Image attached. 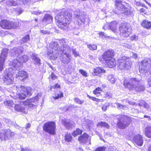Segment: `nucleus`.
<instances>
[{
    "label": "nucleus",
    "mask_w": 151,
    "mask_h": 151,
    "mask_svg": "<svg viewBox=\"0 0 151 151\" xmlns=\"http://www.w3.org/2000/svg\"><path fill=\"white\" fill-rule=\"evenodd\" d=\"M49 49L47 52L48 55L50 59L56 60L59 56V52L61 54H68L70 52V47L65 43L63 44L60 47L58 42H54L50 44Z\"/></svg>",
    "instance_id": "1"
},
{
    "label": "nucleus",
    "mask_w": 151,
    "mask_h": 151,
    "mask_svg": "<svg viewBox=\"0 0 151 151\" xmlns=\"http://www.w3.org/2000/svg\"><path fill=\"white\" fill-rule=\"evenodd\" d=\"M72 17L71 14L65 10H63L55 16V19L59 28L66 30L68 29Z\"/></svg>",
    "instance_id": "2"
},
{
    "label": "nucleus",
    "mask_w": 151,
    "mask_h": 151,
    "mask_svg": "<svg viewBox=\"0 0 151 151\" xmlns=\"http://www.w3.org/2000/svg\"><path fill=\"white\" fill-rule=\"evenodd\" d=\"M123 85L130 90L138 92L144 91L145 88L144 84L140 83V79L136 78L125 79Z\"/></svg>",
    "instance_id": "3"
},
{
    "label": "nucleus",
    "mask_w": 151,
    "mask_h": 151,
    "mask_svg": "<svg viewBox=\"0 0 151 151\" xmlns=\"http://www.w3.org/2000/svg\"><path fill=\"white\" fill-rule=\"evenodd\" d=\"M16 90L19 91L21 93H15V97L20 99H24L26 96H31L32 93V88L29 87L19 85L16 86Z\"/></svg>",
    "instance_id": "4"
},
{
    "label": "nucleus",
    "mask_w": 151,
    "mask_h": 151,
    "mask_svg": "<svg viewBox=\"0 0 151 151\" xmlns=\"http://www.w3.org/2000/svg\"><path fill=\"white\" fill-rule=\"evenodd\" d=\"M128 4L125 1L122 2V0H115L114 5L118 9L121 10V13L125 15H128L132 13L130 9L126 7Z\"/></svg>",
    "instance_id": "5"
},
{
    "label": "nucleus",
    "mask_w": 151,
    "mask_h": 151,
    "mask_svg": "<svg viewBox=\"0 0 151 151\" xmlns=\"http://www.w3.org/2000/svg\"><path fill=\"white\" fill-rule=\"evenodd\" d=\"M29 58L28 56L24 55L19 57L18 59L14 60L10 63L12 69L15 70L19 67H22V64L26 63Z\"/></svg>",
    "instance_id": "6"
},
{
    "label": "nucleus",
    "mask_w": 151,
    "mask_h": 151,
    "mask_svg": "<svg viewBox=\"0 0 151 151\" xmlns=\"http://www.w3.org/2000/svg\"><path fill=\"white\" fill-rule=\"evenodd\" d=\"M116 119L119 121L118 126L121 129H124L127 127L131 122L130 118L124 115H119L116 116Z\"/></svg>",
    "instance_id": "7"
},
{
    "label": "nucleus",
    "mask_w": 151,
    "mask_h": 151,
    "mask_svg": "<svg viewBox=\"0 0 151 151\" xmlns=\"http://www.w3.org/2000/svg\"><path fill=\"white\" fill-rule=\"evenodd\" d=\"M151 66V59L147 58L143 60L141 63V65L139 66V71L143 73L148 72Z\"/></svg>",
    "instance_id": "8"
},
{
    "label": "nucleus",
    "mask_w": 151,
    "mask_h": 151,
    "mask_svg": "<svg viewBox=\"0 0 151 151\" xmlns=\"http://www.w3.org/2000/svg\"><path fill=\"white\" fill-rule=\"evenodd\" d=\"M18 22H12L5 19L0 22V26L3 29H10L15 28L18 27Z\"/></svg>",
    "instance_id": "9"
},
{
    "label": "nucleus",
    "mask_w": 151,
    "mask_h": 151,
    "mask_svg": "<svg viewBox=\"0 0 151 151\" xmlns=\"http://www.w3.org/2000/svg\"><path fill=\"white\" fill-rule=\"evenodd\" d=\"M55 123L52 122L45 123L43 126V129L45 132L52 135L55 134Z\"/></svg>",
    "instance_id": "10"
},
{
    "label": "nucleus",
    "mask_w": 151,
    "mask_h": 151,
    "mask_svg": "<svg viewBox=\"0 0 151 151\" xmlns=\"http://www.w3.org/2000/svg\"><path fill=\"white\" fill-rule=\"evenodd\" d=\"M14 135V133L9 129L0 130V139L1 140L8 139Z\"/></svg>",
    "instance_id": "11"
},
{
    "label": "nucleus",
    "mask_w": 151,
    "mask_h": 151,
    "mask_svg": "<svg viewBox=\"0 0 151 151\" xmlns=\"http://www.w3.org/2000/svg\"><path fill=\"white\" fill-rule=\"evenodd\" d=\"M74 15L77 19L79 25L81 24V23H85L86 19V15L84 13L80 12L79 9H77L74 12Z\"/></svg>",
    "instance_id": "12"
},
{
    "label": "nucleus",
    "mask_w": 151,
    "mask_h": 151,
    "mask_svg": "<svg viewBox=\"0 0 151 151\" xmlns=\"http://www.w3.org/2000/svg\"><path fill=\"white\" fill-rule=\"evenodd\" d=\"M8 49L5 48L3 49L0 55V71L3 69L5 59L8 55Z\"/></svg>",
    "instance_id": "13"
},
{
    "label": "nucleus",
    "mask_w": 151,
    "mask_h": 151,
    "mask_svg": "<svg viewBox=\"0 0 151 151\" xmlns=\"http://www.w3.org/2000/svg\"><path fill=\"white\" fill-rule=\"evenodd\" d=\"M129 29V27L127 24H124L119 27L120 35L125 37H128L130 33Z\"/></svg>",
    "instance_id": "14"
},
{
    "label": "nucleus",
    "mask_w": 151,
    "mask_h": 151,
    "mask_svg": "<svg viewBox=\"0 0 151 151\" xmlns=\"http://www.w3.org/2000/svg\"><path fill=\"white\" fill-rule=\"evenodd\" d=\"M4 81L5 84L9 85L12 84L14 80L12 74L10 72H5L4 74Z\"/></svg>",
    "instance_id": "15"
},
{
    "label": "nucleus",
    "mask_w": 151,
    "mask_h": 151,
    "mask_svg": "<svg viewBox=\"0 0 151 151\" xmlns=\"http://www.w3.org/2000/svg\"><path fill=\"white\" fill-rule=\"evenodd\" d=\"M60 60L62 63L65 65H68L72 60V56L69 54H61L60 56Z\"/></svg>",
    "instance_id": "16"
},
{
    "label": "nucleus",
    "mask_w": 151,
    "mask_h": 151,
    "mask_svg": "<svg viewBox=\"0 0 151 151\" xmlns=\"http://www.w3.org/2000/svg\"><path fill=\"white\" fill-rule=\"evenodd\" d=\"M23 51V48L22 47H14L11 50V52L13 56L18 57H19Z\"/></svg>",
    "instance_id": "17"
},
{
    "label": "nucleus",
    "mask_w": 151,
    "mask_h": 151,
    "mask_svg": "<svg viewBox=\"0 0 151 151\" xmlns=\"http://www.w3.org/2000/svg\"><path fill=\"white\" fill-rule=\"evenodd\" d=\"M114 52L112 50H108L104 52L102 55L103 59L105 61L112 58L114 56Z\"/></svg>",
    "instance_id": "18"
},
{
    "label": "nucleus",
    "mask_w": 151,
    "mask_h": 151,
    "mask_svg": "<svg viewBox=\"0 0 151 151\" xmlns=\"http://www.w3.org/2000/svg\"><path fill=\"white\" fill-rule=\"evenodd\" d=\"M24 103L23 101H21L15 105L14 108L15 110L17 111L26 113L27 112L24 109Z\"/></svg>",
    "instance_id": "19"
},
{
    "label": "nucleus",
    "mask_w": 151,
    "mask_h": 151,
    "mask_svg": "<svg viewBox=\"0 0 151 151\" xmlns=\"http://www.w3.org/2000/svg\"><path fill=\"white\" fill-rule=\"evenodd\" d=\"M63 123L65 127L68 129L74 127L76 124L75 122H73L66 120H63Z\"/></svg>",
    "instance_id": "20"
},
{
    "label": "nucleus",
    "mask_w": 151,
    "mask_h": 151,
    "mask_svg": "<svg viewBox=\"0 0 151 151\" xmlns=\"http://www.w3.org/2000/svg\"><path fill=\"white\" fill-rule=\"evenodd\" d=\"M134 140L137 145L139 146L142 145L143 140L141 135L138 134L135 136L134 137Z\"/></svg>",
    "instance_id": "21"
},
{
    "label": "nucleus",
    "mask_w": 151,
    "mask_h": 151,
    "mask_svg": "<svg viewBox=\"0 0 151 151\" xmlns=\"http://www.w3.org/2000/svg\"><path fill=\"white\" fill-rule=\"evenodd\" d=\"M17 77L21 81H23L27 77V73L23 70L19 71Z\"/></svg>",
    "instance_id": "22"
},
{
    "label": "nucleus",
    "mask_w": 151,
    "mask_h": 151,
    "mask_svg": "<svg viewBox=\"0 0 151 151\" xmlns=\"http://www.w3.org/2000/svg\"><path fill=\"white\" fill-rule=\"evenodd\" d=\"M31 58L34 60L35 65L39 66L41 64L40 59L37 54L35 53H32L31 55Z\"/></svg>",
    "instance_id": "23"
},
{
    "label": "nucleus",
    "mask_w": 151,
    "mask_h": 151,
    "mask_svg": "<svg viewBox=\"0 0 151 151\" xmlns=\"http://www.w3.org/2000/svg\"><path fill=\"white\" fill-rule=\"evenodd\" d=\"M105 73H106V71L104 69L102 68L98 67L94 68L92 74L93 76H96L98 74Z\"/></svg>",
    "instance_id": "24"
},
{
    "label": "nucleus",
    "mask_w": 151,
    "mask_h": 151,
    "mask_svg": "<svg viewBox=\"0 0 151 151\" xmlns=\"http://www.w3.org/2000/svg\"><path fill=\"white\" fill-rule=\"evenodd\" d=\"M88 135L85 133L78 138V140L81 142L85 143L88 140Z\"/></svg>",
    "instance_id": "25"
},
{
    "label": "nucleus",
    "mask_w": 151,
    "mask_h": 151,
    "mask_svg": "<svg viewBox=\"0 0 151 151\" xmlns=\"http://www.w3.org/2000/svg\"><path fill=\"white\" fill-rule=\"evenodd\" d=\"M105 61L107 65L110 68H112L115 65V60L113 58Z\"/></svg>",
    "instance_id": "26"
},
{
    "label": "nucleus",
    "mask_w": 151,
    "mask_h": 151,
    "mask_svg": "<svg viewBox=\"0 0 151 151\" xmlns=\"http://www.w3.org/2000/svg\"><path fill=\"white\" fill-rule=\"evenodd\" d=\"M52 17L50 15L48 14H45L43 19L42 21L43 22H46L47 23L51 22L52 21Z\"/></svg>",
    "instance_id": "27"
},
{
    "label": "nucleus",
    "mask_w": 151,
    "mask_h": 151,
    "mask_svg": "<svg viewBox=\"0 0 151 151\" xmlns=\"http://www.w3.org/2000/svg\"><path fill=\"white\" fill-rule=\"evenodd\" d=\"M141 24L142 27L147 29L151 28V22L147 20H143Z\"/></svg>",
    "instance_id": "28"
},
{
    "label": "nucleus",
    "mask_w": 151,
    "mask_h": 151,
    "mask_svg": "<svg viewBox=\"0 0 151 151\" xmlns=\"http://www.w3.org/2000/svg\"><path fill=\"white\" fill-rule=\"evenodd\" d=\"M115 104L119 109L124 110L128 109V107L127 105H123L118 102L116 103Z\"/></svg>",
    "instance_id": "29"
},
{
    "label": "nucleus",
    "mask_w": 151,
    "mask_h": 151,
    "mask_svg": "<svg viewBox=\"0 0 151 151\" xmlns=\"http://www.w3.org/2000/svg\"><path fill=\"white\" fill-rule=\"evenodd\" d=\"M117 24V22L115 21L112 22L109 28L112 31L115 32L117 30L116 25Z\"/></svg>",
    "instance_id": "30"
},
{
    "label": "nucleus",
    "mask_w": 151,
    "mask_h": 151,
    "mask_svg": "<svg viewBox=\"0 0 151 151\" xmlns=\"http://www.w3.org/2000/svg\"><path fill=\"white\" fill-rule=\"evenodd\" d=\"M145 134L147 137L151 138V126L146 127Z\"/></svg>",
    "instance_id": "31"
},
{
    "label": "nucleus",
    "mask_w": 151,
    "mask_h": 151,
    "mask_svg": "<svg viewBox=\"0 0 151 151\" xmlns=\"http://www.w3.org/2000/svg\"><path fill=\"white\" fill-rule=\"evenodd\" d=\"M132 63V61L130 60V59H127L125 63V69H128L130 68Z\"/></svg>",
    "instance_id": "32"
},
{
    "label": "nucleus",
    "mask_w": 151,
    "mask_h": 151,
    "mask_svg": "<svg viewBox=\"0 0 151 151\" xmlns=\"http://www.w3.org/2000/svg\"><path fill=\"white\" fill-rule=\"evenodd\" d=\"M97 126H100L101 127H104L106 128L107 129H109V128L110 126L106 123L103 122H99L98 123Z\"/></svg>",
    "instance_id": "33"
},
{
    "label": "nucleus",
    "mask_w": 151,
    "mask_h": 151,
    "mask_svg": "<svg viewBox=\"0 0 151 151\" xmlns=\"http://www.w3.org/2000/svg\"><path fill=\"white\" fill-rule=\"evenodd\" d=\"M82 132V130L79 129L77 128L76 130L73 131L72 133V135L75 137L78 135L81 134Z\"/></svg>",
    "instance_id": "34"
},
{
    "label": "nucleus",
    "mask_w": 151,
    "mask_h": 151,
    "mask_svg": "<svg viewBox=\"0 0 151 151\" xmlns=\"http://www.w3.org/2000/svg\"><path fill=\"white\" fill-rule=\"evenodd\" d=\"M139 106L144 107L147 109L149 108V105L144 101L142 100L139 101Z\"/></svg>",
    "instance_id": "35"
},
{
    "label": "nucleus",
    "mask_w": 151,
    "mask_h": 151,
    "mask_svg": "<svg viewBox=\"0 0 151 151\" xmlns=\"http://www.w3.org/2000/svg\"><path fill=\"white\" fill-rule=\"evenodd\" d=\"M65 141L68 142H72V137L70 134L67 133L65 136Z\"/></svg>",
    "instance_id": "36"
},
{
    "label": "nucleus",
    "mask_w": 151,
    "mask_h": 151,
    "mask_svg": "<svg viewBox=\"0 0 151 151\" xmlns=\"http://www.w3.org/2000/svg\"><path fill=\"white\" fill-rule=\"evenodd\" d=\"M108 79L110 82L112 83H114L116 81V79L113 75H109L107 77Z\"/></svg>",
    "instance_id": "37"
},
{
    "label": "nucleus",
    "mask_w": 151,
    "mask_h": 151,
    "mask_svg": "<svg viewBox=\"0 0 151 151\" xmlns=\"http://www.w3.org/2000/svg\"><path fill=\"white\" fill-rule=\"evenodd\" d=\"M4 103L5 105L8 106L9 108L12 107L13 105L14 104L13 101L10 100L4 102Z\"/></svg>",
    "instance_id": "38"
},
{
    "label": "nucleus",
    "mask_w": 151,
    "mask_h": 151,
    "mask_svg": "<svg viewBox=\"0 0 151 151\" xmlns=\"http://www.w3.org/2000/svg\"><path fill=\"white\" fill-rule=\"evenodd\" d=\"M29 35H26L21 40V43H24L25 42H27L29 40Z\"/></svg>",
    "instance_id": "39"
},
{
    "label": "nucleus",
    "mask_w": 151,
    "mask_h": 151,
    "mask_svg": "<svg viewBox=\"0 0 151 151\" xmlns=\"http://www.w3.org/2000/svg\"><path fill=\"white\" fill-rule=\"evenodd\" d=\"M75 102L76 103L79 104H82L85 102V101L81 100L78 97L74 98V99Z\"/></svg>",
    "instance_id": "40"
},
{
    "label": "nucleus",
    "mask_w": 151,
    "mask_h": 151,
    "mask_svg": "<svg viewBox=\"0 0 151 151\" xmlns=\"http://www.w3.org/2000/svg\"><path fill=\"white\" fill-rule=\"evenodd\" d=\"M63 96V93L60 92H59V93H55V96H53V98L55 99H58L59 98H61Z\"/></svg>",
    "instance_id": "41"
},
{
    "label": "nucleus",
    "mask_w": 151,
    "mask_h": 151,
    "mask_svg": "<svg viewBox=\"0 0 151 151\" xmlns=\"http://www.w3.org/2000/svg\"><path fill=\"white\" fill-rule=\"evenodd\" d=\"M80 73L84 77L86 78L88 76V73L83 69H80L79 70Z\"/></svg>",
    "instance_id": "42"
},
{
    "label": "nucleus",
    "mask_w": 151,
    "mask_h": 151,
    "mask_svg": "<svg viewBox=\"0 0 151 151\" xmlns=\"http://www.w3.org/2000/svg\"><path fill=\"white\" fill-rule=\"evenodd\" d=\"M127 59L126 57L125 56L121 57L118 60L119 64L126 62Z\"/></svg>",
    "instance_id": "43"
},
{
    "label": "nucleus",
    "mask_w": 151,
    "mask_h": 151,
    "mask_svg": "<svg viewBox=\"0 0 151 151\" xmlns=\"http://www.w3.org/2000/svg\"><path fill=\"white\" fill-rule=\"evenodd\" d=\"M7 4L9 6H15L17 5V3L16 1H9L7 2Z\"/></svg>",
    "instance_id": "44"
},
{
    "label": "nucleus",
    "mask_w": 151,
    "mask_h": 151,
    "mask_svg": "<svg viewBox=\"0 0 151 151\" xmlns=\"http://www.w3.org/2000/svg\"><path fill=\"white\" fill-rule=\"evenodd\" d=\"M90 50H93L97 49V46L94 44H90L88 45Z\"/></svg>",
    "instance_id": "45"
},
{
    "label": "nucleus",
    "mask_w": 151,
    "mask_h": 151,
    "mask_svg": "<svg viewBox=\"0 0 151 151\" xmlns=\"http://www.w3.org/2000/svg\"><path fill=\"white\" fill-rule=\"evenodd\" d=\"M125 63H120L119 64V68L120 69H125Z\"/></svg>",
    "instance_id": "46"
},
{
    "label": "nucleus",
    "mask_w": 151,
    "mask_h": 151,
    "mask_svg": "<svg viewBox=\"0 0 151 151\" xmlns=\"http://www.w3.org/2000/svg\"><path fill=\"white\" fill-rule=\"evenodd\" d=\"M101 91V88H98L96 89L95 90L93 91V93L94 94H97L98 93H100Z\"/></svg>",
    "instance_id": "47"
},
{
    "label": "nucleus",
    "mask_w": 151,
    "mask_h": 151,
    "mask_svg": "<svg viewBox=\"0 0 151 151\" xmlns=\"http://www.w3.org/2000/svg\"><path fill=\"white\" fill-rule=\"evenodd\" d=\"M88 97L90 99H92V100L97 101L99 102L100 101V99H97L95 97H91L89 96L88 95H87Z\"/></svg>",
    "instance_id": "48"
},
{
    "label": "nucleus",
    "mask_w": 151,
    "mask_h": 151,
    "mask_svg": "<svg viewBox=\"0 0 151 151\" xmlns=\"http://www.w3.org/2000/svg\"><path fill=\"white\" fill-rule=\"evenodd\" d=\"M106 149V147H99L97 148L95 151H105Z\"/></svg>",
    "instance_id": "49"
},
{
    "label": "nucleus",
    "mask_w": 151,
    "mask_h": 151,
    "mask_svg": "<svg viewBox=\"0 0 151 151\" xmlns=\"http://www.w3.org/2000/svg\"><path fill=\"white\" fill-rule=\"evenodd\" d=\"M15 11L17 12L18 15L20 14L22 12V11L20 7L16 8L15 9Z\"/></svg>",
    "instance_id": "50"
},
{
    "label": "nucleus",
    "mask_w": 151,
    "mask_h": 151,
    "mask_svg": "<svg viewBox=\"0 0 151 151\" xmlns=\"http://www.w3.org/2000/svg\"><path fill=\"white\" fill-rule=\"evenodd\" d=\"M60 85L58 83L55 84L54 86H52L50 87V89L57 88H60Z\"/></svg>",
    "instance_id": "51"
},
{
    "label": "nucleus",
    "mask_w": 151,
    "mask_h": 151,
    "mask_svg": "<svg viewBox=\"0 0 151 151\" xmlns=\"http://www.w3.org/2000/svg\"><path fill=\"white\" fill-rule=\"evenodd\" d=\"M87 122L88 123V127L91 126L94 123V122L93 121H91V120H88Z\"/></svg>",
    "instance_id": "52"
},
{
    "label": "nucleus",
    "mask_w": 151,
    "mask_h": 151,
    "mask_svg": "<svg viewBox=\"0 0 151 151\" xmlns=\"http://www.w3.org/2000/svg\"><path fill=\"white\" fill-rule=\"evenodd\" d=\"M99 34L100 36H101L102 37H108V36L107 35V34L105 33L104 32H100L99 33Z\"/></svg>",
    "instance_id": "53"
},
{
    "label": "nucleus",
    "mask_w": 151,
    "mask_h": 151,
    "mask_svg": "<svg viewBox=\"0 0 151 151\" xmlns=\"http://www.w3.org/2000/svg\"><path fill=\"white\" fill-rule=\"evenodd\" d=\"M73 54L75 57H77L79 55L78 52L76 51V50L75 49H73Z\"/></svg>",
    "instance_id": "54"
},
{
    "label": "nucleus",
    "mask_w": 151,
    "mask_h": 151,
    "mask_svg": "<svg viewBox=\"0 0 151 151\" xmlns=\"http://www.w3.org/2000/svg\"><path fill=\"white\" fill-rule=\"evenodd\" d=\"M42 13V12L41 11L39 10L38 11H33L32 12V14L36 15H38L41 14Z\"/></svg>",
    "instance_id": "55"
},
{
    "label": "nucleus",
    "mask_w": 151,
    "mask_h": 151,
    "mask_svg": "<svg viewBox=\"0 0 151 151\" xmlns=\"http://www.w3.org/2000/svg\"><path fill=\"white\" fill-rule=\"evenodd\" d=\"M131 39L132 40H138V37L135 35H133L131 37Z\"/></svg>",
    "instance_id": "56"
},
{
    "label": "nucleus",
    "mask_w": 151,
    "mask_h": 151,
    "mask_svg": "<svg viewBox=\"0 0 151 151\" xmlns=\"http://www.w3.org/2000/svg\"><path fill=\"white\" fill-rule=\"evenodd\" d=\"M123 46L127 48L131 49L132 48L131 46L130 45L127 43L124 44Z\"/></svg>",
    "instance_id": "57"
},
{
    "label": "nucleus",
    "mask_w": 151,
    "mask_h": 151,
    "mask_svg": "<svg viewBox=\"0 0 151 151\" xmlns=\"http://www.w3.org/2000/svg\"><path fill=\"white\" fill-rule=\"evenodd\" d=\"M51 78L53 80H55L57 78V76L53 73H52L51 75Z\"/></svg>",
    "instance_id": "58"
},
{
    "label": "nucleus",
    "mask_w": 151,
    "mask_h": 151,
    "mask_svg": "<svg viewBox=\"0 0 151 151\" xmlns=\"http://www.w3.org/2000/svg\"><path fill=\"white\" fill-rule=\"evenodd\" d=\"M148 83L149 86H151V74H150L149 78L148 79Z\"/></svg>",
    "instance_id": "59"
},
{
    "label": "nucleus",
    "mask_w": 151,
    "mask_h": 151,
    "mask_svg": "<svg viewBox=\"0 0 151 151\" xmlns=\"http://www.w3.org/2000/svg\"><path fill=\"white\" fill-rule=\"evenodd\" d=\"M108 106L107 104H105L102 107V109L104 111H105L106 109L107 106Z\"/></svg>",
    "instance_id": "60"
},
{
    "label": "nucleus",
    "mask_w": 151,
    "mask_h": 151,
    "mask_svg": "<svg viewBox=\"0 0 151 151\" xmlns=\"http://www.w3.org/2000/svg\"><path fill=\"white\" fill-rule=\"evenodd\" d=\"M40 33L43 34H45L48 33V32L46 30H40Z\"/></svg>",
    "instance_id": "61"
},
{
    "label": "nucleus",
    "mask_w": 151,
    "mask_h": 151,
    "mask_svg": "<svg viewBox=\"0 0 151 151\" xmlns=\"http://www.w3.org/2000/svg\"><path fill=\"white\" fill-rule=\"evenodd\" d=\"M21 151H32L29 149L27 148H22Z\"/></svg>",
    "instance_id": "62"
},
{
    "label": "nucleus",
    "mask_w": 151,
    "mask_h": 151,
    "mask_svg": "<svg viewBox=\"0 0 151 151\" xmlns=\"http://www.w3.org/2000/svg\"><path fill=\"white\" fill-rule=\"evenodd\" d=\"M128 103L130 105H135L136 106L137 105V104H136L135 102H133L131 101H128Z\"/></svg>",
    "instance_id": "63"
},
{
    "label": "nucleus",
    "mask_w": 151,
    "mask_h": 151,
    "mask_svg": "<svg viewBox=\"0 0 151 151\" xmlns=\"http://www.w3.org/2000/svg\"><path fill=\"white\" fill-rule=\"evenodd\" d=\"M115 148L114 147H110L108 151H115Z\"/></svg>",
    "instance_id": "64"
}]
</instances>
